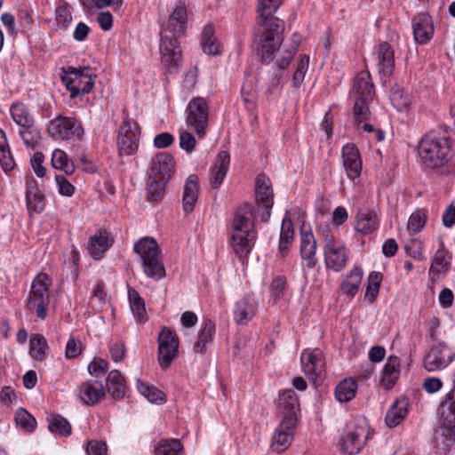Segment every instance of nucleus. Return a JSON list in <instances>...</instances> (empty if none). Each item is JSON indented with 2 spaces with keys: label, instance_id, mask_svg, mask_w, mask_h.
I'll list each match as a JSON object with an SVG mask.
<instances>
[{
  "label": "nucleus",
  "instance_id": "64",
  "mask_svg": "<svg viewBox=\"0 0 455 455\" xmlns=\"http://www.w3.org/2000/svg\"><path fill=\"white\" fill-rule=\"evenodd\" d=\"M44 156L41 152H36L31 158V165L38 177H44L46 174V169L42 165Z\"/></svg>",
  "mask_w": 455,
  "mask_h": 455
},
{
  "label": "nucleus",
  "instance_id": "52",
  "mask_svg": "<svg viewBox=\"0 0 455 455\" xmlns=\"http://www.w3.org/2000/svg\"><path fill=\"white\" fill-rule=\"evenodd\" d=\"M368 100L356 99L354 106L355 124L361 127V124L370 119L371 112L367 104Z\"/></svg>",
  "mask_w": 455,
  "mask_h": 455
},
{
  "label": "nucleus",
  "instance_id": "10",
  "mask_svg": "<svg viewBox=\"0 0 455 455\" xmlns=\"http://www.w3.org/2000/svg\"><path fill=\"white\" fill-rule=\"evenodd\" d=\"M48 132L54 140H77L84 134V129L75 117L59 115L50 122Z\"/></svg>",
  "mask_w": 455,
  "mask_h": 455
},
{
  "label": "nucleus",
  "instance_id": "31",
  "mask_svg": "<svg viewBox=\"0 0 455 455\" xmlns=\"http://www.w3.org/2000/svg\"><path fill=\"white\" fill-rule=\"evenodd\" d=\"M295 426L285 424L283 426V420L280 422L272 437V448L277 452L283 451L291 443L293 438V428Z\"/></svg>",
  "mask_w": 455,
  "mask_h": 455
},
{
  "label": "nucleus",
  "instance_id": "63",
  "mask_svg": "<svg viewBox=\"0 0 455 455\" xmlns=\"http://www.w3.org/2000/svg\"><path fill=\"white\" fill-rule=\"evenodd\" d=\"M55 180L60 195L71 196L74 194V186L64 176L57 175Z\"/></svg>",
  "mask_w": 455,
  "mask_h": 455
},
{
  "label": "nucleus",
  "instance_id": "7",
  "mask_svg": "<svg viewBox=\"0 0 455 455\" xmlns=\"http://www.w3.org/2000/svg\"><path fill=\"white\" fill-rule=\"evenodd\" d=\"M61 81L70 92L71 98L89 93L93 88L92 74L89 67L62 68Z\"/></svg>",
  "mask_w": 455,
  "mask_h": 455
},
{
  "label": "nucleus",
  "instance_id": "43",
  "mask_svg": "<svg viewBox=\"0 0 455 455\" xmlns=\"http://www.w3.org/2000/svg\"><path fill=\"white\" fill-rule=\"evenodd\" d=\"M294 228L293 223L290 217L285 216L281 225L280 239H279V251L282 254L287 252L289 244L293 241Z\"/></svg>",
  "mask_w": 455,
  "mask_h": 455
},
{
  "label": "nucleus",
  "instance_id": "42",
  "mask_svg": "<svg viewBox=\"0 0 455 455\" xmlns=\"http://www.w3.org/2000/svg\"><path fill=\"white\" fill-rule=\"evenodd\" d=\"M451 255L444 248L443 243L435 253L430 271L436 274L446 273L451 265Z\"/></svg>",
  "mask_w": 455,
  "mask_h": 455
},
{
  "label": "nucleus",
  "instance_id": "47",
  "mask_svg": "<svg viewBox=\"0 0 455 455\" xmlns=\"http://www.w3.org/2000/svg\"><path fill=\"white\" fill-rule=\"evenodd\" d=\"M138 390L150 403H162L166 400V395L163 391L140 380L138 381Z\"/></svg>",
  "mask_w": 455,
  "mask_h": 455
},
{
  "label": "nucleus",
  "instance_id": "56",
  "mask_svg": "<svg viewBox=\"0 0 455 455\" xmlns=\"http://www.w3.org/2000/svg\"><path fill=\"white\" fill-rule=\"evenodd\" d=\"M108 369V362L101 358H94V360L88 365L89 373L95 377H104Z\"/></svg>",
  "mask_w": 455,
  "mask_h": 455
},
{
  "label": "nucleus",
  "instance_id": "21",
  "mask_svg": "<svg viewBox=\"0 0 455 455\" xmlns=\"http://www.w3.org/2000/svg\"><path fill=\"white\" fill-rule=\"evenodd\" d=\"M323 254L326 267L335 272L343 270L348 260V251L343 243L323 251Z\"/></svg>",
  "mask_w": 455,
  "mask_h": 455
},
{
  "label": "nucleus",
  "instance_id": "20",
  "mask_svg": "<svg viewBox=\"0 0 455 455\" xmlns=\"http://www.w3.org/2000/svg\"><path fill=\"white\" fill-rule=\"evenodd\" d=\"M412 29L415 41L419 44H427L434 34L431 17L427 13H419L412 19Z\"/></svg>",
  "mask_w": 455,
  "mask_h": 455
},
{
  "label": "nucleus",
  "instance_id": "3",
  "mask_svg": "<svg viewBox=\"0 0 455 455\" xmlns=\"http://www.w3.org/2000/svg\"><path fill=\"white\" fill-rule=\"evenodd\" d=\"M419 156L424 168L440 175L453 172L451 144L446 132L430 131L425 134L418 146Z\"/></svg>",
  "mask_w": 455,
  "mask_h": 455
},
{
  "label": "nucleus",
  "instance_id": "24",
  "mask_svg": "<svg viewBox=\"0 0 455 455\" xmlns=\"http://www.w3.org/2000/svg\"><path fill=\"white\" fill-rule=\"evenodd\" d=\"M230 156L228 151H220L212 170L210 183L212 188H218L222 183L229 168Z\"/></svg>",
  "mask_w": 455,
  "mask_h": 455
},
{
  "label": "nucleus",
  "instance_id": "48",
  "mask_svg": "<svg viewBox=\"0 0 455 455\" xmlns=\"http://www.w3.org/2000/svg\"><path fill=\"white\" fill-rule=\"evenodd\" d=\"M167 182L159 179H150L147 185V196L149 201L159 202L163 199L165 193V185Z\"/></svg>",
  "mask_w": 455,
  "mask_h": 455
},
{
  "label": "nucleus",
  "instance_id": "54",
  "mask_svg": "<svg viewBox=\"0 0 455 455\" xmlns=\"http://www.w3.org/2000/svg\"><path fill=\"white\" fill-rule=\"evenodd\" d=\"M317 234L319 235V239L324 243L323 251L342 243V242L336 239L329 224L321 225Z\"/></svg>",
  "mask_w": 455,
  "mask_h": 455
},
{
  "label": "nucleus",
  "instance_id": "12",
  "mask_svg": "<svg viewBox=\"0 0 455 455\" xmlns=\"http://www.w3.org/2000/svg\"><path fill=\"white\" fill-rule=\"evenodd\" d=\"M255 201L258 209H263L261 220L267 221L274 204V192L270 180L265 174H259L256 179Z\"/></svg>",
  "mask_w": 455,
  "mask_h": 455
},
{
  "label": "nucleus",
  "instance_id": "51",
  "mask_svg": "<svg viewBox=\"0 0 455 455\" xmlns=\"http://www.w3.org/2000/svg\"><path fill=\"white\" fill-rule=\"evenodd\" d=\"M15 421L18 426L28 432H33L36 429V419L23 408H19L16 411Z\"/></svg>",
  "mask_w": 455,
  "mask_h": 455
},
{
  "label": "nucleus",
  "instance_id": "6",
  "mask_svg": "<svg viewBox=\"0 0 455 455\" xmlns=\"http://www.w3.org/2000/svg\"><path fill=\"white\" fill-rule=\"evenodd\" d=\"M371 437V431L367 421L364 419H356L341 435L340 449L348 455L357 454Z\"/></svg>",
  "mask_w": 455,
  "mask_h": 455
},
{
  "label": "nucleus",
  "instance_id": "23",
  "mask_svg": "<svg viewBox=\"0 0 455 455\" xmlns=\"http://www.w3.org/2000/svg\"><path fill=\"white\" fill-rule=\"evenodd\" d=\"M257 303L251 296H246L235 304L234 320L237 324L245 325L254 316L256 313Z\"/></svg>",
  "mask_w": 455,
  "mask_h": 455
},
{
  "label": "nucleus",
  "instance_id": "8",
  "mask_svg": "<svg viewBox=\"0 0 455 455\" xmlns=\"http://www.w3.org/2000/svg\"><path fill=\"white\" fill-rule=\"evenodd\" d=\"M186 124L194 130L199 139L205 136L209 124V106L205 99L195 97L186 109Z\"/></svg>",
  "mask_w": 455,
  "mask_h": 455
},
{
  "label": "nucleus",
  "instance_id": "30",
  "mask_svg": "<svg viewBox=\"0 0 455 455\" xmlns=\"http://www.w3.org/2000/svg\"><path fill=\"white\" fill-rule=\"evenodd\" d=\"M434 440L435 448L446 454L455 443V427L442 424L435 429Z\"/></svg>",
  "mask_w": 455,
  "mask_h": 455
},
{
  "label": "nucleus",
  "instance_id": "55",
  "mask_svg": "<svg viewBox=\"0 0 455 455\" xmlns=\"http://www.w3.org/2000/svg\"><path fill=\"white\" fill-rule=\"evenodd\" d=\"M20 135L24 143L31 148H35L41 138L39 130L33 124L29 127L21 128Z\"/></svg>",
  "mask_w": 455,
  "mask_h": 455
},
{
  "label": "nucleus",
  "instance_id": "41",
  "mask_svg": "<svg viewBox=\"0 0 455 455\" xmlns=\"http://www.w3.org/2000/svg\"><path fill=\"white\" fill-rule=\"evenodd\" d=\"M357 384L355 380L344 379L335 388V396L340 403H347L352 400L356 394Z\"/></svg>",
  "mask_w": 455,
  "mask_h": 455
},
{
  "label": "nucleus",
  "instance_id": "5",
  "mask_svg": "<svg viewBox=\"0 0 455 455\" xmlns=\"http://www.w3.org/2000/svg\"><path fill=\"white\" fill-rule=\"evenodd\" d=\"M133 250L140 256L148 277L159 280L165 276V268L159 256V247L154 238H141L134 244Z\"/></svg>",
  "mask_w": 455,
  "mask_h": 455
},
{
  "label": "nucleus",
  "instance_id": "33",
  "mask_svg": "<svg viewBox=\"0 0 455 455\" xmlns=\"http://www.w3.org/2000/svg\"><path fill=\"white\" fill-rule=\"evenodd\" d=\"M353 90L357 93L356 99L371 100L374 94V85L371 75L367 71H362L354 79Z\"/></svg>",
  "mask_w": 455,
  "mask_h": 455
},
{
  "label": "nucleus",
  "instance_id": "34",
  "mask_svg": "<svg viewBox=\"0 0 455 455\" xmlns=\"http://www.w3.org/2000/svg\"><path fill=\"white\" fill-rule=\"evenodd\" d=\"M408 401L406 398L397 399L387 411L385 421L388 427H395L404 419L408 412Z\"/></svg>",
  "mask_w": 455,
  "mask_h": 455
},
{
  "label": "nucleus",
  "instance_id": "11",
  "mask_svg": "<svg viewBox=\"0 0 455 455\" xmlns=\"http://www.w3.org/2000/svg\"><path fill=\"white\" fill-rule=\"evenodd\" d=\"M157 342L158 363L163 370H166L178 355L179 338L174 331L164 326L160 331Z\"/></svg>",
  "mask_w": 455,
  "mask_h": 455
},
{
  "label": "nucleus",
  "instance_id": "2",
  "mask_svg": "<svg viewBox=\"0 0 455 455\" xmlns=\"http://www.w3.org/2000/svg\"><path fill=\"white\" fill-rule=\"evenodd\" d=\"M187 24V7L184 3L179 2L160 33L161 61L171 73L177 69L180 61L181 49L178 39L186 33Z\"/></svg>",
  "mask_w": 455,
  "mask_h": 455
},
{
  "label": "nucleus",
  "instance_id": "25",
  "mask_svg": "<svg viewBox=\"0 0 455 455\" xmlns=\"http://www.w3.org/2000/svg\"><path fill=\"white\" fill-rule=\"evenodd\" d=\"M198 177L196 174H191L185 182L182 196L183 210L186 213H189L194 210L195 204L198 199Z\"/></svg>",
  "mask_w": 455,
  "mask_h": 455
},
{
  "label": "nucleus",
  "instance_id": "27",
  "mask_svg": "<svg viewBox=\"0 0 455 455\" xmlns=\"http://www.w3.org/2000/svg\"><path fill=\"white\" fill-rule=\"evenodd\" d=\"M379 217L374 210H360L356 214L355 230L368 235L379 228Z\"/></svg>",
  "mask_w": 455,
  "mask_h": 455
},
{
  "label": "nucleus",
  "instance_id": "62",
  "mask_svg": "<svg viewBox=\"0 0 455 455\" xmlns=\"http://www.w3.org/2000/svg\"><path fill=\"white\" fill-rule=\"evenodd\" d=\"M107 444L103 441H90L86 446L88 455H107Z\"/></svg>",
  "mask_w": 455,
  "mask_h": 455
},
{
  "label": "nucleus",
  "instance_id": "35",
  "mask_svg": "<svg viewBox=\"0 0 455 455\" xmlns=\"http://www.w3.org/2000/svg\"><path fill=\"white\" fill-rule=\"evenodd\" d=\"M106 393L111 394L112 397L116 400H120L125 394L124 379L119 371L114 370L106 377Z\"/></svg>",
  "mask_w": 455,
  "mask_h": 455
},
{
  "label": "nucleus",
  "instance_id": "61",
  "mask_svg": "<svg viewBox=\"0 0 455 455\" xmlns=\"http://www.w3.org/2000/svg\"><path fill=\"white\" fill-rule=\"evenodd\" d=\"M308 63H309L308 56H304L299 62L298 67L293 75V84L295 86L300 85V84L303 82L305 74L308 68Z\"/></svg>",
  "mask_w": 455,
  "mask_h": 455
},
{
  "label": "nucleus",
  "instance_id": "57",
  "mask_svg": "<svg viewBox=\"0 0 455 455\" xmlns=\"http://www.w3.org/2000/svg\"><path fill=\"white\" fill-rule=\"evenodd\" d=\"M426 221V214L420 211H417L409 218L407 224L408 229L412 230L413 232H419L424 228Z\"/></svg>",
  "mask_w": 455,
  "mask_h": 455
},
{
  "label": "nucleus",
  "instance_id": "28",
  "mask_svg": "<svg viewBox=\"0 0 455 455\" xmlns=\"http://www.w3.org/2000/svg\"><path fill=\"white\" fill-rule=\"evenodd\" d=\"M26 203L28 212H40L44 208V196L40 193L33 176L26 179Z\"/></svg>",
  "mask_w": 455,
  "mask_h": 455
},
{
  "label": "nucleus",
  "instance_id": "19",
  "mask_svg": "<svg viewBox=\"0 0 455 455\" xmlns=\"http://www.w3.org/2000/svg\"><path fill=\"white\" fill-rule=\"evenodd\" d=\"M342 160L347 175L350 180H354L361 175L362 160L355 145L347 144L342 148Z\"/></svg>",
  "mask_w": 455,
  "mask_h": 455
},
{
  "label": "nucleus",
  "instance_id": "9",
  "mask_svg": "<svg viewBox=\"0 0 455 455\" xmlns=\"http://www.w3.org/2000/svg\"><path fill=\"white\" fill-rule=\"evenodd\" d=\"M50 284L49 276L44 273L39 274L33 281L29 292L28 307L30 310H35L36 315L41 319H44L47 315Z\"/></svg>",
  "mask_w": 455,
  "mask_h": 455
},
{
  "label": "nucleus",
  "instance_id": "44",
  "mask_svg": "<svg viewBox=\"0 0 455 455\" xmlns=\"http://www.w3.org/2000/svg\"><path fill=\"white\" fill-rule=\"evenodd\" d=\"M10 110L12 120L21 128L29 127L34 124V119L25 105L13 104Z\"/></svg>",
  "mask_w": 455,
  "mask_h": 455
},
{
  "label": "nucleus",
  "instance_id": "60",
  "mask_svg": "<svg viewBox=\"0 0 455 455\" xmlns=\"http://www.w3.org/2000/svg\"><path fill=\"white\" fill-rule=\"evenodd\" d=\"M83 350V345L80 340L70 337L67 342L65 355L68 359L77 357Z\"/></svg>",
  "mask_w": 455,
  "mask_h": 455
},
{
  "label": "nucleus",
  "instance_id": "13",
  "mask_svg": "<svg viewBox=\"0 0 455 455\" xmlns=\"http://www.w3.org/2000/svg\"><path fill=\"white\" fill-rule=\"evenodd\" d=\"M140 127L136 123L124 121L117 136V147L121 156H132L139 148Z\"/></svg>",
  "mask_w": 455,
  "mask_h": 455
},
{
  "label": "nucleus",
  "instance_id": "37",
  "mask_svg": "<svg viewBox=\"0 0 455 455\" xmlns=\"http://www.w3.org/2000/svg\"><path fill=\"white\" fill-rule=\"evenodd\" d=\"M201 46L203 52L208 55H219L221 52L220 45L214 36V28L212 24H207L203 29Z\"/></svg>",
  "mask_w": 455,
  "mask_h": 455
},
{
  "label": "nucleus",
  "instance_id": "17",
  "mask_svg": "<svg viewBox=\"0 0 455 455\" xmlns=\"http://www.w3.org/2000/svg\"><path fill=\"white\" fill-rule=\"evenodd\" d=\"M173 156L165 152L158 153L153 157L150 167V179H159L168 182L175 172Z\"/></svg>",
  "mask_w": 455,
  "mask_h": 455
},
{
  "label": "nucleus",
  "instance_id": "53",
  "mask_svg": "<svg viewBox=\"0 0 455 455\" xmlns=\"http://www.w3.org/2000/svg\"><path fill=\"white\" fill-rule=\"evenodd\" d=\"M183 446L177 439L167 441L155 450V455H182Z\"/></svg>",
  "mask_w": 455,
  "mask_h": 455
},
{
  "label": "nucleus",
  "instance_id": "15",
  "mask_svg": "<svg viewBox=\"0 0 455 455\" xmlns=\"http://www.w3.org/2000/svg\"><path fill=\"white\" fill-rule=\"evenodd\" d=\"M455 358V354L444 343L434 346L424 358V367L427 371H435L447 367Z\"/></svg>",
  "mask_w": 455,
  "mask_h": 455
},
{
  "label": "nucleus",
  "instance_id": "16",
  "mask_svg": "<svg viewBox=\"0 0 455 455\" xmlns=\"http://www.w3.org/2000/svg\"><path fill=\"white\" fill-rule=\"evenodd\" d=\"M303 371L307 379L314 384L324 371L325 363L323 353L319 349H305L300 356Z\"/></svg>",
  "mask_w": 455,
  "mask_h": 455
},
{
  "label": "nucleus",
  "instance_id": "39",
  "mask_svg": "<svg viewBox=\"0 0 455 455\" xmlns=\"http://www.w3.org/2000/svg\"><path fill=\"white\" fill-rule=\"evenodd\" d=\"M128 295L133 315L140 323H145L148 321V315L145 309L144 299L133 289L129 290Z\"/></svg>",
  "mask_w": 455,
  "mask_h": 455
},
{
  "label": "nucleus",
  "instance_id": "29",
  "mask_svg": "<svg viewBox=\"0 0 455 455\" xmlns=\"http://www.w3.org/2000/svg\"><path fill=\"white\" fill-rule=\"evenodd\" d=\"M378 67L379 71L384 76L392 75L395 68L394 51L387 42L381 43L378 49Z\"/></svg>",
  "mask_w": 455,
  "mask_h": 455
},
{
  "label": "nucleus",
  "instance_id": "1",
  "mask_svg": "<svg viewBox=\"0 0 455 455\" xmlns=\"http://www.w3.org/2000/svg\"><path fill=\"white\" fill-rule=\"evenodd\" d=\"M283 0H259V24H260L259 38L257 52L261 58V62L269 64L275 60V65L280 69L288 68L299 44V37L293 36V45L283 52H280V46L283 40V22L275 17L273 13L278 9Z\"/></svg>",
  "mask_w": 455,
  "mask_h": 455
},
{
  "label": "nucleus",
  "instance_id": "46",
  "mask_svg": "<svg viewBox=\"0 0 455 455\" xmlns=\"http://www.w3.org/2000/svg\"><path fill=\"white\" fill-rule=\"evenodd\" d=\"M48 428L53 434H58L62 436H68L71 435L70 423L61 415H52L48 419Z\"/></svg>",
  "mask_w": 455,
  "mask_h": 455
},
{
  "label": "nucleus",
  "instance_id": "40",
  "mask_svg": "<svg viewBox=\"0 0 455 455\" xmlns=\"http://www.w3.org/2000/svg\"><path fill=\"white\" fill-rule=\"evenodd\" d=\"M0 165L6 173L15 167V162L8 146L5 132L3 130H0Z\"/></svg>",
  "mask_w": 455,
  "mask_h": 455
},
{
  "label": "nucleus",
  "instance_id": "22",
  "mask_svg": "<svg viewBox=\"0 0 455 455\" xmlns=\"http://www.w3.org/2000/svg\"><path fill=\"white\" fill-rule=\"evenodd\" d=\"M316 253V241L311 230H301L300 234V257L303 260L307 261V267L309 269L315 267L317 259Z\"/></svg>",
  "mask_w": 455,
  "mask_h": 455
},
{
  "label": "nucleus",
  "instance_id": "18",
  "mask_svg": "<svg viewBox=\"0 0 455 455\" xmlns=\"http://www.w3.org/2000/svg\"><path fill=\"white\" fill-rule=\"evenodd\" d=\"M106 396V389L102 381L88 380L79 386V397L81 401L89 406L98 404Z\"/></svg>",
  "mask_w": 455,
  "mask_h": 455
},
{
  "label": "nucleus",
  "instance_id": "26",
  "mask_svg": "<svg viewBox=\"0 0 455 455\" xmlns=\"http://www.w3.org/2000/svg\"><path fill=\"white\" fill-rule=\"evenodd\" d=\"M441 424L455 427V387L446 394L444 400L438 408Z\"/></svg>",
  "mask_w": 455,
  "mask_h": 455
},
{
  "label": "nucleus",
  "instance_id": "49",
  "mask_svg": "<svg viewBox=\"0 0 455 455\" xmlns=\"http://www.w3.org/2000/svg\"><path fill=\"white\" fill-rule=\"evenodd\" d=\"M47 347V341L43 335L36 334L30 339L29 353L34 359L42 361Z\"/></svg>",
  "mask_w": 455,
  "mask_h": 455
},
{
  "label": "nucleus",
  "instance_id": "50",
  "mask_svg": "<svg viewBox=\"0 0 455 455\" xmlns=\"http://www.w3.org/2000/svg\"><path fill=\"white\" fill-rule=\"evenodd\" d=\"M381 281V273L376 271L370 273L365 291V299H367L370 302H373L377 299Z\"/></svg>",
  "mask_w": 455,
  "mask_h": 455
},
{
  "label": "nucleus",
  "instance_id": "59",
  "mask_svg": "<svg viewBox=\"0 0 455 455\" xmlns=\"http://www.w3.org/2000/svg\"><path fill=\"white\" fill-rule=\"evenodd\" d=\"M196 144V138L190 132L187 131L180 132V147L187 153H192L195 149Z\"/></svg>",
  "mask_w": 455,
  "mask_h": 455
},
{
  "label": "nucleus",
  "instance_id": "14",
  "mask_svg": "<svg viewBox=\"0 0 455 455\" xmlns=\"http://www.w3.org/2000/svg\"><path fill=\"white\" fill-rule=\"evenodd\" d=\"M278 409L283 418V426L285 424L296 426L300 405L299 397L294 390L287 389L280 394Z\"/></svg>",
  "mask_w": 455,
  "mask_h": 455
},
{
  "label": "nucleus",
  "instance_id": "4",
  "mask_svg": "<svg viewBox=\"0 0 455 455\" xmlns=\"http://www.w3.org/2000/svg\"><path fill=\"white\" fill-rule=\"evenodd\" d=\"M253 219L252 206L248 203L240 204L234 213L231 245L240 258L247 256L254 246L257 232Z\"/></svg>",
  "mask_w": 455,
  "mask_h": 455
},
{
  "label": "nucleus",
  "instance_id": "45",
  "mask_svg": "<svg viewBox=\"0 0 455 455\" xmlns=\"http://www.w3.org/2000/svg\"><path fill=\"white\" fill-rule=\"evenodd\" d=\"M51 162L53 168L61 170L68 175H71L76 170L74 164L61 149L53 151Z\"/></svg>",
  "mask_w": 455,
  "mask_h": 455
},
{
  "label": "nucleus",
  "instance_id": "36",
  "mask_svg": "<svg viewBox=\"0 0 455 455\" xmlns=\"http://www.w3.org/2000/svg\"><path fill=\"white\" fill-rule=\"evenodd\" d=\"M363 278V270L359 267H355L348 275H347L340 285L342 292L349 297H354L360 287Z\"/></svg>",
  "mask_w": 455,
  "mask_h": 455
},
{
  "label": "nucleus",
  "instance_id": "58",
  "mask_svg": "<svg viewBox=\"0 0 455 455\" xmlns=\"http://www.w3.org/2000/svg\"><path fill=\"white\" fill-rule=\"evenodd\" d=\"M55 16L58 26L62 29H66L72 20L71 12L66 5L58 6L55 11Z\"/></svg>",
  "mask_w": 455,
  "mask_h": 455
},
{
  "label": "nucleus",
  "instance_id": "32",
  "mask_svg": "<svg viewBox=\"0 0 455 455\" xmlns=\"http://www.w3.org/2000/svg\"><path fill=\"white\" fill-rule=\"evenodd\" d=\"M400 375V359L395 355H390L383 368L381 379L382 387L388 390L396 383Z\"/></svg>",
  "mask_w": 455,
  "mask_h": 455
},
{
  "label": "nucleus",
  "instance_id": "38",
  "mask_svg": "<svg viewBox=\"0 0 455 455\" xmlns=\"http://www.w3.org/2000/svg\"><path fill=\"white\" fill-rule=\"evenodd\" d=\"M111 242L107 231L100 232L99 235L92 237L88 250L94 259H99L111 246Z\"/></svg>",
  "mask_w": 455,
  "mask_h": 455
}]
</instances>
